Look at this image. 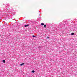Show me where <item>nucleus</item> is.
Masks as SVG:
<instances>
[{
    "label": "nucleus",
    "instance_id": "39448f33",
    "mask_svg": "<svg viewBox=\"0 0 77 77\" xmlns=\"http://www.w3.org/2000/svg\"><path fill=\"white\" fill-rule=\"evenodd\" d=\"M32 72L33 73H34V72H35V71L34 70H32Z\"/></svg>",
    "mask_w": 77,
    "mask_h": 77
},
{
    "label": "nucleus",
    "instance_id": "1a4fd4ad",
    "mask_svg": "<svg viewBox=\"0 0 77 77\" xmlns=\"http://www.w3.org/2000/svg\"><path fill=\"white\" fill-rule=\"evenodd\" d=\"M47 38H49V37H47Z\"/></svg>",
    "mask_w": 77,
    "mask_h": 77
},
{
    "label": "nucleus",
    "instance_id": "f257e3e1",
    "mask_svg": "<svg viewBox=\"0 0 77 77\" xmlns=\"http://www.w3.org/2000/svg\"><path fill=\"white\" fill-rule=\"evenodd\" d=\"M71 35H74V33L72 32L71 34Z\"/></svg>",
    "mask_w": 77,
    "mask_h": 77
},
{
    "label": "nucleus",
    "instance_id": "20e7f679",
    "mask_svg": "<svg viewBox=\"0 0 77 77\" xmlns=\"http://www.w3.org/2000/svg\"><path fill=\"white\" fill-rule=\"evenodd\" d=\"M5 62H6L5 61V60H3V63H5Z\"/></svg>",
    "mask_w": 77,
    "mask_h": 77
},
{
    "label": "nucleus",
    "instance_id": "423d86ee",
    "mask_svg": "<svg viewBox=\"0 0 77 77\" xmlns=\"http://www.w3.org/2000/svg\"><path fill=\"white\" fill-rule=\"evenodd\" d=\"M44 27H46V25H44Z\"/></svg>",
    "mask_w": 77,
    "mask_h": 77
},
{
    "label": "nucleus",
    "instance_id": "6e6552de",
    "mask_svg": "<svg viewBox=\"0 0 77 77\" xmlns=\"http://www.w3.org/2000/svg\"><path fill=\"white\" fill-rule=\"evenodd\" d=\"M32 37H35V35H33Z\"/></svg>",
    "mask_w": 77,
    "mask_h": 77
},
{
    "label": "nucleus",
    "instance_id": "f03ea898",
    "mask_svg": "<svg viewBox=\"0 0 77 77\" xmlns=\"http://www.w3.org/2000/svg\"><path fill=\"white\" fill-rule=\"evenodd\" d=\"M24 63H22L20 64V66H22V65H23Z\"/></svg>",
    "mask_w": 77,
    "mask_h": 77
},
{
    "label": "nucleus",
    "instance_id": "7ed1b4c3",
    "mask_svg": "<svg viewBox=\"0 0 77 77\" xmlns=\"http://www.w3.org/2000/svg\"><path fill=\"white\" fill-rule=\"evenodd\" d=\"M41 25H42V26H44V24L43 23H42L41 24Z\"/></svg>",
    "mask_w": 77,
    "mask_h": 77
},
{
    "label": "nucleus",
    "instance_id": "0eeeda50",
    "mask_svg": "<svg viewBox=\"0 0 77 77\" xmlns=\"http://www.w3.org/2000/svg\"><path fill=\"white\" fill-rule=\"evenodd\" d=\"M28 26V25H25V27H27Z\"/></svg>",
    "mask_w": 77,
    "mask_h": 77
}]
</instances>
